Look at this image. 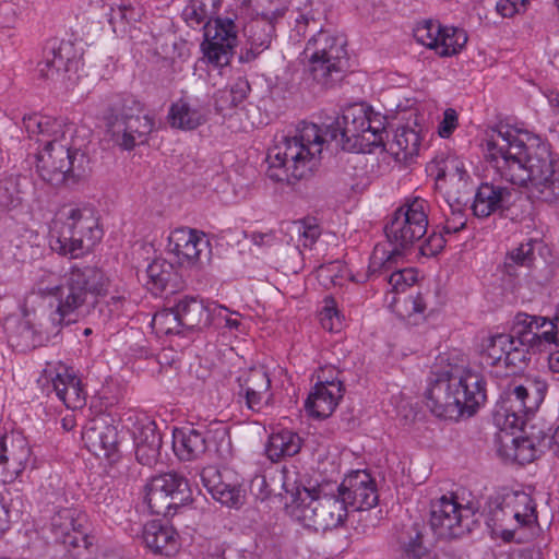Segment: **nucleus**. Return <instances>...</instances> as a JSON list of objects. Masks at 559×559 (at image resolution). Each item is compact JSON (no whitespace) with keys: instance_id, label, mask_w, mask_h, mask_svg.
Masks as SVG:
<instances>
[{"instance_id":"1","label":"nucleus","mask_w":559,"mask_h":559,"mask_svg":"<svg viewBox=\"0 0 559 559\" xmlns=\"http://www.w3.org/2000/svg\"><path fill=\"white\" fill-rule=\"evenodd\" d=\"M29 140L37 144L36 168L52 186L75 183L91 171L88 146L92 133L84 127L31 114L22 119Z\"/></svg>"},{"instance_id":"2","label":"nucleus","mask_w":559,"mask_h":559,"mask_svg":"<svg viewBox=\"0 0 559 559\" xmlns=\"http://www.w3.org/2000/svg\"><path fill=\"white\" fill-rule=\"evenodd\" d=\"M487 150L501 178L526 186L532 198L546 203L559 200V158L547 143H525L510 131L498 130Z\"/></svg>"},{"instance_id":"3","label":"nucleus","mask_w":559,"mask_h":559,"mask_svg":"<svg viewBox=\"0 0 559 559\" xmlns=\"http://www.w3.org/2000/svg\"><path fill=\"white\" fill-rule=\"evenodd\" d=\"M441 358L435 365L425 392L430 412L443 419L459 420L474 416L487 400L485 377L464 361L452 362Z\"/></svg>"},{"instance_id":"4","label":"nucleus","mask_w":559,"mask_h":559,"mask_svg":"<svg viewBox=\"0 0 559 559\" xmlns=\"http://www.w3.org/2000/svg\"><path fill=\"white\" fill-rule=\"evenodd\" d=\"M106 290L107 278L100 269L73 264L63 275L62 283L50 290L58 305L44 324L46 341L58 336L63 326L75 323L80 314L88 312Z\"/></svg>"},{"instance_id":"5","label":"nucleus","mask_w":559,"mask_h":559,"mask_svg":"<svg viewBox=\"0 0 559 559\" xmlns=\"http://www.w3.org/2000/svg\"><path fill=\"white\" fill-rule=\"evenodd\" d=\"M424 205V200L414 199L395 210L384 226V234L392 249L388 250L380 243L373 248L368 276L392 271L403 259L405 251L425 236L428 217Z\"/></svg>"},{"instance_id":"6","label":"nucleus","mask_w":559,"mask_h":559,"mask_svg":"<svg viewBox=\"0 0 559 559\" xmlns=\"http://www.w3.org/2000/svg\"><path fill=\"white\" fill-rule=\"evenodd\" d=\"M283 474V489L290 496L285 508L294 520L317 532L335 528L345 521L347 510L340 495L321 496L320 489H310L293 479L286 468Z\"/></svg>"},{"instance_id":"7","label":"nucleus","mask_w":559,"mask_h":559,"mask_svg":"<svg viewBox=\"0 0 559 559\" xmlns=\"http://www.w3.org/2000/svg\"><path fill=\"white\" fill-rule=\"evenodd\" d=\"M222 0H190L183 10L185 20L191 26L204 23V56L217 67L227 66L237 46L238 28L233 17L216 16Z\"/></svg>"},{"instance_id":"8","label":"nucleus","mask_w":559,"mask_h":559,"mask_svg":"<svg viewBox=\"0 0 559 559\" xmlns=\"http://www.w3.org/2000/svg\"><path fill=\"white\" fill-rule=\"evenodd\" d=\"M266 160L267 177L288 186L309 177L319 162L309 148L293 136L292 131L275 135L274 144L267 151Z\"/></svg>"},{"instance_id":"9","label":"nucleus","mask_w":559,"mask_h":559,"mask_svg":"<svg viewBox=\"0 0 559 559\" xmlns=\"http://www.w3.org/2000/svg\"><path fill=\"white\" fill-rule=\"evenodd\" d=\"M324 136L337 141L344 151L371 153L383 145L384 128L372 126L361 106H349L331 123H324Z\"/></svg>"},{"instance_id":"10","label":"nucleus","mask_w":559,"mask_h":559,"mask_svg":"<svg viewBox=\"0 0 559 559\" xmlns=\"http://www.w3.org/2000/svg\"><path fill=\"white\" fill-rule=\"evenodd\" d=\"M309 59V73L322 87H332L343 78L348 67L346 39L323 31L312 36L305 48Z\"/></svg>"},{"instance_id":"11","label":"nucleus","mask_w":559,"mask_h":559,"mask_svg":"<svg viewBox=\"0 0 559 559\" xmlns=\"http://www.w3.org/2000/svg\"><path fill=\"white\" fill-rule=\"evenodd\" d=\"M102 237L103 229L93 209H72L52 248L63 255L78 259L90 251Z\"/></svg>"},{"instance_id":"12","label":"nucleus","mask_w":559,"mask_h":559,"mask_svg":"<svg viewBox=\"0 0 559 559\" xmlns=\"http://www.w3.org/2000/svg\"><path fill=\"white\" fill-rule=\"evenodd\" d=\"M547 384L540 380H527L524 384L509 386L506 399L495 412V421L501 430L519 428L522 415L535 412L545 399Z\"/></svg>"},{"instance_id":"13","label":"nucleus","mask_w":559,"mask_h":559,"mask_svg":"<svg viewBox=\"0 0 559 559\" xmlns=\"http://www.w3.org/2000/svg\"><path fill=\"white\" fill-rule=\"evenodd\" d=\"M145 502L153 514L167 516L192 501L188 480L177 473H166L153 477L145 486Z\"/></svg>"},{"instance_id":"14","label":"nucleus","mask_w":559,"mask_h":559,"mask_svg":"<svg viewBox=\"0 0 559 559\" xmlns=\"http://www.w3.org/2000/svg\"><path fill=\"white\" fill-rule=\"evenodd\" d=\"M518 343L532 347L533 353L559 346V317L549 320L540 316L519 312L510 331Z\"/></svg>"},{"instance_id":"15","label":"nucleus","mask_w":559,"mask_h":559,"mask_svg":"<svg viewBox=\"0 0 559 559\" xmlns=\"http://www.w3.org/2000/svg\"><path fill=\"white\" fill-rule=\"evenodd\" d=\"M473 512L463 507L454 498L442 496L431 503L430 526L442 539L459 538L472 531Z\"/></svg>"},{"instance_id":"16","label":"nucleus","mask_w":559,"mask_h":559,"mask_svg":"<svg viewBox=\"0 0 559 559\" xmlns=\"http://www.w3.org/2000/svg\"><path fill=\"white\" fill-rule=\"evenodd\" d=\"M238 397L245 399L246 406L253 412H263L274 403L271 379L264 367H251L237 377Z\"/></svg>"},{"instance_id":"17","label":"nucleus","mask_w":559,"mask_h":559,"mask_svg":"<svg viewBox=\"0 0 559 559\" xmlns=\"http://www.w3.org/2000/svg\"><path fill=\"white\" fill-rule=\"evenodd\" d=\"M86 448L96 456L112 459L118 453V431L109 414L91 418L82 432Z\"/></svg>"},{"instance_id":"18","label":"nucleus","mask_w":559,"mask_h":559,"mask_svg":"<svg viewBox=\"0 0 559 559\" xmlns=\"http://www.w3.org/2000/svg\"><path fill=\"white\" fill-rule=\"evenodd\" d=\"M282 15L280 11H274L271 14L262 13L245 26L247 46L240 50L238 57L240 62H252L270 48L275 36V24Z\"/></svg>"},{"instance_id":"19","label":"nucleus","mask_w":559,"mask_h":559,"mask_svg":"<svg viewBox=\"0 0 559 559\" xmlns=\"http://www.w3.org/2000/svg\"><path fill=\"white\" fill-rule=\"evenodd\" d=\"M210 242L204 235L194 229L181 227L171 231L168 238V251L178 258V263L193 266L202 261V255L209 259Z\"/></svg>"},{"instance_id":"20","label":"nucleus","mask_w":559,"mask_h":559,"mask_svg":"<svg viewBox=\"0 0 559 559\" xmlns=\"http://www.w3.org/2000/svg\"><path fill=\"white\" fill-rule=\"evenodd\" d=\"M344 391L342 380L325 378L318 382L308 395L305 409L316 419H325L334 412Z\"/></svg>"},{"instance_id":"21","label":"nucleus","mask_w":559,"mask_h":559,"mask_svg":"<svg viewBox=\"0 0 559 559\" xmlns=\"http://www.w3.org/2000/svg\"><path fill=\"white\" fill-rule=\"evenodd\" d=\"M337 491L344 501L345 509L353 507L355 510H369L377 506L378 493L374 480L369 474L357 473L340 485Z\"/></svg>"},{"instance_id":"22","label":"nucleus","mask_w":559,"mask_h":559,"mask_svg":"<svg viewBox=\"0 0 559 559\" xmlns=\"http://www.w3.org/2000/svg\"><path fill=\"white\" fill-rule=\"evenodd\" d=\"M51 533L57 543L73 548L83 545L85 548L92 543L82 530L80 513L74 509L64 508L51 518Z\"/></svg>"},{"instance_id":"23","label":"nucleus","mask_w":559,"mask_h":559,"mask_svg":"<svg viewBox=\"0 0 559 559\" xmlns=\"http://www.w3.org/2000/svg\"><path fill=\"white\" fill-rule=\"evenodd\" d=\"M200 477L206 490L222 504L238 509L245 503L246 495L241 486L225 483L216 467H204Z\"/></svg>"},{"instance_id":"24","label":"nucleus","mask_w":559,"mask_h":559,"mask_svg":"<svg viewBox=\"0 0 559 559\" xmlns=\"http://www.w3.org/2000/svg\"><path fill=\"white\" fill-rule=\"evenodd\" d=\"M31 450L23 440L7 445L5 437L0 439V481L12 483L25 469Z\"/></svg>"},{"instance_id":"25","label":"nucleus","mask_w":559,"mask_h":559,"mask_svg":"<svg viewBox=\"0 0 559 559\" xmlns=\"http://www.w3.org/2000/svg\"><path fill=\"white\" fill-rule=\"evenodd\" d=\"M153 129V118L142 114L132 120H127L124 124H116L110 135L112 141L123 150H132L135 145L145 143Z\"/></svg>"},{"instance_id":"26","label":"nucleus","mask_w":559,"mask_h":559,"mask_svg":"<svg viewBox=\"0 0 559 559\" xmlns=\"http://www.w3.org/2000/svg\"><path fill=\"white\" fill-rule=\"evenodd\" d=\"M147 288L155 295L168 290L169 294L176 293L182 286V278L178 274L174 264L165 259L153 260L146 267Z\"/></svg>"},{"instance_id":"27","label":"nucleus","mask_w":559,"mask_h":559,"mask_svg":"<svg viewBox=\"0 0 559 559\" xmlns=\"http://www.w3.org/2000/svg\"><path fill=\"white\" fill-rule=\"evenodd\" d=\"M511 192L506 187L481 183L474 198L472 210L477 217H488L496 211L508 207Z\"/></svg>"},{"instance_id":"28","label":"nucleus","mask_w":559,"mask_h":559,"mask_svg":"<svg viewBox=\"0 0 559 559\" xmlns=\"http://www.w3.org/2000/svg\"><path fill=\"white\" fill-rule=\"evenodd\" d=\"M143 540L155 554L171 556L178 551V534L160 521H151L143 527Z\"/></svg>"},{"instance_id":"29","label":"nucleus","mask_w":559,"mask_h":559,"mask_svg":"<svg viewBox=\"0 0 559 559\" xmlns=\"http://www.w3.org/2000/svg\"><path fill=\"white\" fill-rule=\"evenodd\" d=\"M143 111V104L133 95L122 94L114 97L103 117L108 133L114 131L116 124H124L127 120L139 117Z\"/></svg>"},{"instance_id":"30","label":"nucleus","mask_w":559,"mask_h":559,"mask_svg":"<svg viewBox=\"0 0 559 559\" xmlns=\"http://www.w3.org/2000/svg\"><path fill=\"white\" fill-rule=\"evenodd\" d=\"M421 139L419 132L408 126L396 129L393 140L383 142L384 151L389 152L395 160L408 163L418 155Z\"/></svg>"},{"instance_id":"31","label":"nucleus","mask_w":559,"mask_h":559,"mask_svg":"<svg viewBox=\"0 0 559 559\" xmlns=\"http://www.w3.org/2000/svg\"><path fill=\"white\" fill-rule=\"evenodd\" d=\"M174 307L183 330L201 329L209 323L210 313L203 300L193 296H181L174 300Z\"/></svg>"},{"instance_id":"32","label":"nucleus","mask_w":559,"mask_h":559,"mask_svg":"<svg viewBox=\"0 0 559 559\" xmlns=\"http://www.w3.org/2000/svg\"><path fill=\"white\" fill-rule=\"evenodd\" d=\"M511 509L513 518L520 526H528L537 521L536 504L533 498L523 491L507 493L499 502V510Z\"/></svg>"},{"instance_id":"33","label":"nucleus","mask_w":559,"mask_h":559,"mask_svg":"<svg viewBox=\"0 0 559 559\" xmlns=\"http://www.w3.org/2000/svg\"><path fill=\"white\" fill-rule=\"evenodd\" d=\"M206 431L195 428H182L174 432V447L181 460L191 461L205 453Z\"/></svg>"},{"instance_id":"34","label":"nucleus","mask_w":559,"mask_h":559,"mask_svg":"<svg viewBox=\"0 0 559 559\" xmlns=\"http://www.w3.org/2000/svg\"><path fill=\"white\" fill-rule=\"evenodd\" d=\"M52 391L68 408L78 409L85 405V392L81 388V381L69 373H57L51 379Z\"/></svg>"},{"instance_id":"35","label":"nucleus","mask_w":559,"mask_h":559,"mask_svg":"<svg viewBox=\"0 0 559 559\" xmlns=\"http://www.w3.org/2000/svg\"><path fill=\"white\" fill-rule=\"evenodd\" d=\"M162 448V436L156 430V425L150 423L143 426L135 438V456L143 465H152L157 462Z\"/></svg>"},{"instance_id":"36","label":"nucleus","mask_w":559,"mask_h":559,"mask_svg":"<svg viewBox=\"0 0 559 559\" xmlns=\"http://www.w3.org/2000/svg\"><path fill=\"white\" fill-rule=\"evenodd\" d=\"M301 443V438L296 432L281 430L269 437L265 453L272 462H278L285 456H294L299 453Z\"/></svg>"},{"instance_id":"37","label":"nucleus","mask_w":559,"mask_h":559,"mask_svg":"<svg viewBox=\"0 0 559 559\" xmlns=\"http://www.w3.org/2000/svg\"><path fill=\"white\" fill-rule=\"evenodd\" d=\"M536 440L540 439V436L535 437ZM512 447L504 450V453L508 457H511L513 461L519 464H525L534 461L537 457V452L543 453L547 448H542L538 445V441L534 442L528 438H511Z\"/></svg>"},{"instance_id":"38","label":"nucleus","mask_w":559,"mask_h":559,"mask_svg":"<svg viewBox=\"0 0 559 559\" xmlns=\"http://www.w3.org/2000/svg\"><path fill=\"white\" fill-rule=\"evenodd\" d=\"M168 118L173 127L187 130L195 129L203 121L202 115L183 102L171 105Z\"/></svg>"},{"instance_id":"39","label":"nucleus","mask_w":559,"mask_h":559,"mask_svg":"<svg viewBox=\"0 0 559 559\" xmlns=\"http://www.w3.org/2000/svg\"><path fill=\"white\" fill-rule=\"evenodd\" d=\"M294 138H296L305 147L309 148L313 156L320 159L322 152V143L324 141L323 135L317 124L301 121L292 131Z\"/></svg>"},{"instance_id":"40","label":"nucleus","mask_w":559,"mask_h":559,"mask_svg":"<svg viewBox=\"0 0 559 559\" xmlns=\"http://www.w3.org/2000/svg\"><path fill=\"white\" fill-rule=\"evenodd\" d=\"M511 333L496 334L487 340V344L483 352V359L489 366L504 364L506 356L510 346Z\"/></svg>"},{"instance_id":"41","label":"nucleus","mask_w":559,"mask_h":559,"mask_svg":"<svg viewBox=\"0 0 559 559\" xmlns=\"http://www.w3.org/2000/svg\"><path fill=\"white\" fill-rule=\"evenodd\" d=\"M152 326L156 333L160 334H180L185 330L181 325L174 304L167 308L157 311L152 319Z\"/></svg>"},{"instance_id":"42","label":"nucleus","mask_w":559,"mask_h":559,"mask_svg":"<svg viewBox=\"0 0 559 559\" xmlns=\"http://www.w3.org/2000/svg\"><path fill=\"white\" fill-rule=\"evenodd\" d=\"M412 531L415 535H411L408 542L404 543L402 559H448L444 555H432L423 545V534L419 524H414Z\"/></svg>"},{"instance_id":"43","label":"nucleus","mask_w":559,"mask_h":559,"mask_svg":"<svg viewBox=\"0 0 559 559\" xmlns=\"http://www.w3.org/2000/svg\"><path fill=\"white\" fill-rule=\"evenodd\" d=\"M139 12L131 5H119L111 8L109 13V23L116 34L124 35L131 32L132 24L139 19Z\"/></svg>"},{"instance_id":"44","label":"nucleus","mask_w":559,"mask_h":559,"mask_svg":"<svg viewBox=\"0 0 559 559\" xmlns=\"http://www.w3.org/2000/svg\"><path fill=\"white\" fill-rule=\"evenodd\" d=\"M443 29L438 22L428 20L414 29V37L421 45L438 50Z\"/></svg>"},{"instance_id":"45","label":"nucleus","mask_w":559,"mask_h":559,"mask_svg":"<svg viewBox=\"0 0 559 559\" xmlns=\"http://www.w3.org/2000/svg\"><path fill=\"white\" fill-rule=\"evenodd\" d=\"M466 41L467 35L463 29L444 27L439 45V55H455L465 46Z\"/></svg>"},{"instance_id":"46","label":"nucleus","mask_w":559,"mask_h":559,"mask_svg":"<svg viewBox=\"0 0 559 559\" xmlns=\"http://www.w3.org/2000/svg\"><path fill=\"white\" fill-rule=\"evenodd\" d=\"M445 178H449L450 182L454 183L459 191L466 189L469 181V175L464 168L463 163L457 159L449 160L445 167L438 171V180Z\"/></svg>"},{"instance_id":"47","label":"nucleus","mask_w":559,"mask_h":559,"mask_svg":"<svg viewBox=\"0 0 559 559\" xmlns=\"http://www.w3.org/2000/svg\"><path fill=\"white\" fill-rule=\"evenodd\" d=\"M530 352H532V347L518 343V338L511 335L504 366L510 368L512 372L522 369L526 365V361L530 359Z\"/></svg>"},{"instance_id":"48","label":"nucleus","mask_w":559,"mask_h":559,"mask_svg":"<svg viewBox=\"0 0 559 559\" xmlns=\"http://www.w3.org/2000/svg\"><path fill=\"white\" fill-rule=\"evenodd\" d=\"M50 53L52 66L58 70L60 78L69 72L75 63L72 56V47L69 43H61L58 47H52Z\"/></svg>"},{"instance_id":"49","label":"nucleus","mask_w":559,"mask_h":559,"mask_svg":"<svg viewBox=\"0 0 559 559\" xmlns=\"http://www.w3.org/2000/svg\"><path fill=\"white\" fill-rule=\"evenodd\" d=\"M534 259L533 245L531 242L522 243L507 255L504 266L507 272L512 274L515 265L530 266Z\"/></svg>"},{"instance_id":"50","label":"nucleus","mask_w":559,"mask_h":559,"mask_svg":"<svg viewBox=\"0 0 559 559\" xmlns=\"http://www.w3.org/2000/svg\"><path fill=\"white\" fill-rule=\"evenodd\" d=\"M22 192L19 185L12 180L4 181L0 185V207L11 210L17 207L22 203Z\"/></svg>"},{"instance_id":"51","label":"nucleus","mask_w":559,"mask_h":559,"mask_svg":"<svg viewBox=\"0 0 559 559\" xmlns=\"http://www.w3.org/2000/svg\"><path fill=\"white\" fill-rule=\"evenodd\" d=\"M251 91L249 81L246 78H238L228 91L222 93V98L230 100V106L236 107L242 103Z\"/></svg>"},{"instance_id":"52","label":"nucleus","mask_w":559,"mask_h":559,"mask_svg":"<svg viewBox=\"0 0 559 559\" xmlns=\"http://www.w3.org/2000/svg\"><path fill=\"white\" fill-rule=\"evenodd\" d=\"M386 281L394 290L404 289L405 286H411L416 281L415 271L413 269L393 271Z\"/></svg>"},{"instance_id":"53","label":"nucleus","mask_w":559,"mask_h":559,"mask_svg":"<svg viewBox=\"0 0 559 559\" xmlns=\"http://www.w3.org/2000/svg\"><path fill=\"white\" fill-rule=\"evenodd\" d=\"M297 229L302 238V246L305 248H311L321 234L318 225L307 224L306 222H300L297 225Z\"/></svg>"},{"instance_id":"54","label":"nucleus","mask_w":559,"mask_h":559,"mask_svg":"<svg viewBox=\"0 0 559 559\" xmlns=\"http://www.w3.org/2000/svg\"><path fill=\"white\" fill-rule=\"evenodd\" d=\"M457 126V114L453 108H448L443 112V120L440 122L438 133L441 138L448 139Z\"/></svg>"},{"instance_id":"55","label":"nucleus","mask_w":559,"mask_h":559,"mask_svg":"<svg viewBox=\"0 0 559 559\" xmlns=\"http://www.w3.org/2000/svg\"><path fill=\"white\" fill-rule=\"evenodd\" d=\"M445 246L443 234H431L421 246L420 250L424 255H437Z\"/></svg>"},{"instance_id":"56","label":"nucleus","mask_w":559,"mask_h":559,"mask_svg":"<svg viewBox=\"0 0 559 559\" xmlns=\"http://www.w3.org/2000/svg\"><path fill=\"white\" fill-rule=\"evenodd\" d=\"M22 502L16 501L15 503L11 499L10 504H7V498L4 495H1L0 498V533H3L9 527L10 522V512L13 509L15 512H20V507Z\"/></svg>"},{"instance_id":"57","label":"nucleus","mask_w":559,"mask_h":559,"mask_svg":"<svg viewBox=\"0 0 559 559\" xmlns=\"http://www.w3.org/2000/svg\"><path fill=\"white\" fill-rule=\"evenodd\" d=\"M466 226L465 214L459 210L453 211L452 215L447 218L445 224L443 226L444 234H455L460 230L464 229Z\"/></svg>"},{"instance_id":"58","label":"nucleus","mask_w":559,"mask_h":559,"mask_svg":"<svg viewBox=\"0 0 559 559\" xmlns=\"http://www.w3.org/2000/svg\"><path fill=\"white\" fill-rule=\"evenodd\" d=\"M538 445L542 449L547 448L548 451L552 453V455L559 459V426L551 435L542 432L540 439L538 440Z\"/></svg>"},{"instance_id":"59","label":"nucleus","mask_w":559,"mask_h":559,"mask_svg":"<svg viewBox=\"0 0 559 559\" xmlns=\"http://www.w3.org/2000/svg\"><path fill=\"white\" fill-rule=\"evenodd\" d=\"M251 490L255 493V496L261 499H267L272 490L269 488L265 476L258 475L251 480Z\"/></svg>"},{"instance_id":"60","label":"nucleus","mask_w":559,"mask_h":559,"mask_svg":"<svg viewBox=\"0 0 559 559\" xmlns=\"http://www.w3.org/2000/svg\"><path fill=\"white\" fill-rule=\"evenodd\" d=\"M38 72H39V76L45 80H59L60 79L58 70H56L55 67L52 66V62H51L49 56L46 57L45 61L38 63Z\"/></svg>"},{"instance_id":"61","label":"nucleus","mask_w":559,"mask_h":559,"mask_svg":"<svg viewBox=\"0 0 559 559\" xmlns=\"http://www.w3.org/2000/svg\"><path fill=\"white\" fill-rule=\"evenodd\" d=\"M321 316H322V318H321L322 326L325 329H329V330H333V324L331 322L332 318L338 317V311L335 308V306L334 305L330 306L329 300H326V305L323 308Z\"/></svg>"},{"instance_id":"62","label":"nucleus","mask_w":559,"mask_h":559,"mask_svg":"<svg viewBox=\"0 0 559 559\" xmlns=\"http://www.w3.org/2000/svg\"><path fill=\"white\" fill-rule=\"evenodd\" d=\"M497 11L503 16V17H512L515 13H519V8L514 7L510 1L508 0H501L497 3Z\"/></svg>"},{"instance_id":"63","label":"nucleus","mask_w":559,"mask_h":559,"mask_svg":"<svg viewBox=\"0 0 559 559\" xmlns=\"http://www.w3.org/2000/svg\"><path fill=\"white\" fill-rule=\"evenodd\" d=\"M427 293L419 292L414 298H413V310L417 313H423L427 309Z\"/></svg>"},{"instance_id":"64","label":"nucleus","mask_w":559,"mask_h":559,"mask_svg":"<svg viewBox=\"0 0 559 559\" xmlns=\"http://www.w3.org/2000/svg\"><path fill=\"white\" fill-rule=\"evenodd\" d=\"M556 348V350L549 354L548 365L554 372H559V346Z\"/></svg>"}]
</instances>
